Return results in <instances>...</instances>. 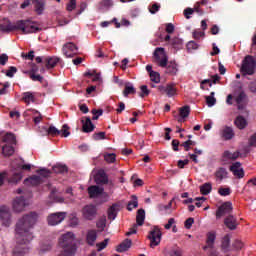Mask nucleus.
<instances>
[{"instance_id":"obj_1","label":"nucleus","mask_w":256,"mask_h":256,"mask_svg":"<svg viewBox=\"0 0 256 256\" xmlns=\"http://www.w3.org/2000/svg\"><path fill=\"white\" fill-rule=\"evenodd\" d=\"M39 219L37 212H30L21 217L16 224V239L18 246L14 249V256H24L29 251L27 246L33 239V229Z\"/></svg>"},{"instance_id":"obj_2","label":"nucleus","mask_w":256,"mask_h":256,"mask_svg":"<svg viewBox=\"0 0 256 256\" xmlns=\"http://www.w3.org/2000/svg\"><path fill=\"white\" fill-rule=\"evenodd\" d=\"M0 30L3 33L22 31V34H35L41 32L42 28L36 21L30 19L18 20L13 24L9 19L4 18L0 23Z\"/></svg>"},{"instance_id":"obj_3","label":"nucleus","mask_w":256,"mask_h":256,"mask_svg":"<svg viewBox=\"0 0 256 256\" xmlns=\"http://www.w3.org/2000/svg\"><path fill=\"white\" fill-rule=\"evenodd\" d=\"M58 245L61 249L58 256H75L77 253L76 238L73 232L61 235L60 239H58Z\"/></svg>"},{"instance_id":"obj_4","label":"nucleus","mask_w":256,"mask_h":256,"mask_svg":"<svg viewBox=\"0 0 256 256\" xmlns=\"http://www.w3.org/2000/svg\"><path fill=\"white\" fill-rule=\"evenodd\" d=\"M147 239L150 241L151 249L158 247L162 241V231L158 226H154L148 233Z\"/></svg>"},{"instance_id":"obj_5","label":"nucleus","mask_w":256,"mask_h":256,"mask_svg":"<svg viewBox=\"0 0 256 256\" xmlns=\"http://www.w3.org/2000/svg\"><path fill=\"white\" fill-rule=\"evenodd\" d=\"M256 69V60L253 56H246L242 62L241 72L244 75H253L255 74Z\"/></svg>"},{"instance_id":"obj_6","label":"nucleus","mask_w":256,"mask_h":256,"mask_svg":"<svg viewBox=\"0 0 256 256\" xmlns=\"http://www.w3.org/2000/svg\"><path fill=\"white\" fill-rule=\"evenodd\" d=\"M155 62L161 67L165 68L168 64V56L165 52V48H155L153 52Z\"/></svg>"},{"instance_id":"obj_7","label":"nucleus","mask_w":256,"mask_h":256,"mask_svg":"<svg viewBox=\"0 0 256 256\" xmlns=\"http://www.w3.org/2000/svg\"><path fill=\"white\" fill-rule=\"evenodd\" d=\"M97 215H98V208L96 205L89 204V205H85L82 208V217L85 220H88V221L94 220L96 219Z\"/></svg>"},{"instance_id":"obj_8","label":"nucleus","mask_w":256,"mask_h":256,"mask_svg":"<svg viewBox=\"0 0 256 256\" xmlns=\"http://www.w3.org/2000/svg\"><path fill=\"white\" fill-rule=\"evenodd\" d=\"M233 213V204L229 201L224 202L222 205L218 207L216 210V218L220 219L223 216H229Z\"/></svg>"},{"instance_id":"obj_9","label":"nucleus","mask_w":256,"mask_h":256,"mask_svg":"<svg viewBox=\"0 0 256 256\" xmlns=\"http://www.w3.org/2000/svg\"><path fill=\"white\" fill-rule=\"evenodd\" d=\"M62 53L67 58H73L78 53V47L76 44H73V42H66V44L62 46Z\"/></svg>"},{"instance_id":"obj_10","label":"nucleus","mask_w":256,"mask_h":256,"mask_svg":"<svg viewBox=\"0 0 256 256\" xmlns=\"http://www.w3.org/2000/svg\"><path fill=\"white\" fill-rule=\"evenodd\" d=\"M67 216L66 212L52 213L48 216V224L55 226L60 224Z\"/></svg>"},{"instance_id":"obj_11","label":"nucleus","mask_w":256,"mask_h":256,"mask_svg":"<svg viewBox=\"0 0 256 256\" xmlns=\"http://www.w3.org/2000/svg\"><path fill=\"white\" fill-rule=\"evenodd\" d=\"M239 157H241V153L239 151H236L234 153H232L229 150H226L223 152L222 156H221V161L224 164H227V162L229 161H235L237 160Z\"/></svg>"},{"instance_id":"obj_12","label":"nucleus","mask_w":256,"mask_h":256,"mask_svg":"<svg viewBox=\"0 0 256 256\" xmlns=\"http://www.w3.org/2000/svg\"><path fill=\"white\" fill-rule=\"evenodd\" d=\"M0 217L2 220L3 225L6 227L10 226L11 224V214L9 208L6 206H2L0 209Z\"/></svg>"},{"instance_id":"obj_13","label":"nucleus","mask_w":256,"mask_h":256,"mask_svg":"<svg viewBox=\"0 0 256 256\" xmlns=\"http://www.w3.org/2000/svg\"><path fill=\"white\" fill-rule=\"evenodd\" d=\"M217 239V234L214 231H210L206 235V246L203 247L204 251L207 249H214L215 241Z\"/></svg>"},{"instance_id":"obj_14","label":"nucleus","mask_w":256,"mask_h":256,"mask_svg":"<svg viewBox=\"0 0 256 256\" xmlns=\"http://www.w3.org/2000/svg\"><path fill=\"white\" fill-rule=\"evenodd\" d=\"M235 102L237 104L238 110H243L247 107V94L245 92H240L235 97Z\"/></svg>"},{"instance_id":"obj_15","label":"nucleus","mask_w":256,"mask_h":256,"mask_svg":"<svg viewBox=\"0 0 256 256\" xmlns=\"http://www.w3.org/2000/svg\"><path fill=\"white\" fill-rule=\"evenodd\" d=\"M94 181L98 185H105L108 184L109 178L104 170H99L94 176Z\"/></svg>"},{"instance_id":"obj_16","label":"nucleus","mask_w":256,"mask_h":256,"mask_svg":"<svg viewBox=\"0 0 256 256\" xmlns=\"http://www.w3.org/2000/svg\"><path fill=\"white\" fill-rule=\"evenodd\" d=\"M158 90L165 93L169 98H172L177 94V89L174 84H169L167 86H159Z\"/></svg>"},{"instance_id":"obj_17","label":"nucleus","mask_w":256,"mask_h":256,"mask_svg":"<svg viewBox=\"0 0 256 256\" xmlns=\"http://www.w3.org/2000/svg\"><path fill=\"white\" fill-rule=\"evenodd\" d=\"M28 205V203L26 202V199L24 196H21V197H17L15 200H14V203H13V208L16 212H21L24 210V208Z\"/></svg>"},{"instance_id":"obj_18","label":"nucleus","mask_w":256,"mask_h":256,"mask_svg":"<svg viewBox=\"0 0 256 256\" xmlns=\"http://www.w3.org/2000/svg\"><path fill=\"white\" fill-rule=\"evenodd\" d=\"M59 61L60 58H57V56H44V65L48 70L55 68Z\"/></svg>"},{"instance_id":"obj_19","label":"nucleus","mask_w":256,"mask_h":256,"mask_svg":"<svg viewBox=\"0 0 256 256\" xmlns=\"http://www.w3.org/2000/svg\"><path fill=\"white\" fill-rule=\"evenodd\" d=\"M178 64L177 62L171 60L170 62L167 61V64L164 68H166L165 72L168 74V75H172V76H175L178 74L179 72V68H178Z\"/></svg>"},{"instance_id":"obj_20","label":"nucleus","mask_w":256,"mask_h":256,"mask_svg":"<svg viewBox=\"0 0 256 256\" xmlns=\"http://www.w3.org/2000/svg\"><path fill=\"white\" fill-rule=\"evenodd\" d=\"M225 226L230 230L237 229V226L239 225V222L237 221V218L233 215H228L224 219Z\"/></svg>"},{"instance_id":"obj_21","label":"nucleus","mask_w":256,"mask_h":256,"mask_svg":"<svg viewBox=\"0 0 256 256\" xmlns=\"http://www.w3.org/2000/svg\"><path fill=\"white\" fill-rule=\"evenodd\" d=\"M220 136L223 140L228 141L235 137V131L233 128L226 126L221 132Z\"/></svg>"},{"instance_id":"obj_22","label":"nucleus","mask_w":256,"mask_h":256,"mask_svg":"<svg viewBox=\"0 0 256 256\" xmlns=\"http://www.w3.org/2000/svg\"><path fill=\"white\" fill-rule=\"evenodd\" d=\"M132 247V240L129 238H126L123 242H121L117 248V253H125V251H128Z\"/></svg>"},{"instance_id":"obj_23","label":"nucleus","mask_w":256,"mask_h":256,"mask_svg":"<svg viewBox=\"0 0 256 256\" xmlns=\"http://www.w3.org/2000/svg\"><path fill=\"white\" fill-rule=\"evenodd\" d=\"M87 191L90 198H96L99 195L103 194L104 188L93 185V186H89Z\"/></svg>"},{"instance_id":"obj_24","label":"nucleus","mask_w":256,"mask_h":256,"mask_svg":"<svg viewBox=\"0 0 256 256\" xmlns=\"http://www.w3.org/2000/svg\"><path fill=\"white\" fill-rule=\"evenodd\" d=\"M97 231L96 230H89L86 233V243L87 245H89L90 247H93V245H95L96 241H97Z\"/></svg>"},{"instance_id":"obj_25","label":"nucleus","mask_w":256,"mask_h":256,"mask_svg":"<svg viewBox=\"0 0 256 256\" xmlns=\"http://www.w3.org/2000/svg\"><path fill=\"white\" fill-rule=\"evenodd\" d=\"M136 93H137V90L132 83L127 82L124 84V90L122 94L125 98H128L129 95H135Z\"/></svg>"},{"instance_id":"obj_26","label":"nucleus","mask_w":256,"mask_h":256,"mask_svg":"<svg viewBox=\"0 0 256 256\" xmlns=\"http://www.w3.org/2000/svg\"><path fill=\"white\" fill-rule=\"evenodd\" d=\"M43 183V178L41 176L32 175L24 180V184H30L32 186H38Z\"/></svg>"},{"instance_id":"obj_27","label":"nucleus","mask_w":256,"mask_h":256,"mask_svg":"<svg viewBox=\"0 0 256 256\" xmlns=\"http://www.w3.org/2000/svg\"><path fill=\"white\" fill-rule=\"evenodd\" d=\"M81 122H82V130H83V132L90 133V132L94 131L95 125H93V123H92V121H91V119L89 117H86L85 121L82 120Z\"/></svg>"},{"instance_id":"obj_28","label":"nucleus","mask_w":256,"mask_h":256,"mask_svg":"<svg viewBox=\"0 0 256 256\" xmlns=\"http://www.w3.org/2000/svg\"><path fill=\"white\" fill-rule=\"evenodd\" d=\"M35 68H32V70H28L27 72H25L26 74H28V77H30V79L34 82H40V83H44V77L41 76V74H36Z\"/></svg>"},{"instance_id":"obj_29","label":"nucleus","mask_w":256,"mask_h":256,"mask_svg":"<svg viewBox=\"0 0 256 256\" xmlns=\"http://www.w3.org/2000/svg\"><path fill=\"white\" fill-rule=\"evenodd\" d=\"M32 5H34V11L36 14L42 15L45 10V2L44 0H32Z\"/></svg>"},{"instance_id":"obj_30","label":"nucleus","mask_w":256,"mask_h":256,"mask_svg":"<svg viewBox=\"0 0 256 256\" xmlns=\"http://www.w3.org/2000/svg\"><path fill=\"white\" fill-rule=\"evenodd\" d=\"M229 247H231V235L230 234H226L221 241V249L222 251H225L227 253V251H229Z\"/></svg>"},{"instance_id":"obj_31","label":"nucleus","mask_w":256,"mask_h":256,"mask_svg":"<svg viewBox=\"0 0 256 256\" xmlns=\"http://www.w3.org/2000/svg\"><path fill=\"white\" fill-rule=\"evenodd\" d=\"M229 173L227 172L226 168L223 167H219L216 171H215V177L218 181H223V179L227 178V175Z\"/></svg>"},{"instance_id":"obj_32","label":"nucleus","mask_w":256,"mask_h":256,"mask_svg":"<svg viewBox=\"0 0 256 256\" xmlns=\"http://www.w3.org/2000/svg\"><path fill=\"white\" fill-rule=\"evenodd\" d=\"M170 45L176 49V50H180L183 48L184 46V40L182 38H178V37H175V38H171L170 40Z\"/></svg>"},{"instance_id":"obj_33","label":"nucleus","mask_w":256,"mask_h":256,"mask_svg":"<svg viewBox=\"0 0 256 256\" xmlns=\"http://www.w3.org/2000/svg\"><path fill=\"white\" fill-rule=\"evenodd\" d=\"M29 112H32V114H34V117H32V120L34 121V124L37 125V124L41 123V121L43 120V116L39 111L29 109L24 114L29 115Z\"/></svg>"},{"instance_id":"obj_34","label":"nucleus","mask_w":256,"mask_h":256,"mask_svg":"<svg viewBox=\"0 0 256 256\" xmlns=\"http://www.w3.org/2000/svg\"><path fill=\"white\" fill-rule=\"evenodd\" d=\"M146 212L144 209L137 210L136 223L138 226H142L145 222Z\"/></svg>"},{"instance_id":"obj_35","label":"nucleus","mask_w":256,"mask_h":256,"mask_svg":"<svg viewBox=\"0 0 256 256\" xmlns=\"http://www.w3.org/2000/svg\"><path fill=\"white\" fill-rule=\"evenodd\" d=\"M190 113H191V107L190 106L186 105L184 107H181L179 109V116L181 117V119L178 120V121L183 122V119L189 117Z\"/></svg>"},{"instance_id":"obj_36","label":"nucleus","mask_w":256,"mask_h":256,"mask_svg":"<svg viewBox=\"0 0 256 256\" xmlns=\"http://www.w3.org/2000/svg\"><path fill=\"white\" fill-rule=\"evenodd\" d=\"M235 126L239 130H243L247 127V120L243 116H238L234 121Z\"/></svg>"},{"instance_id":"obj_37","label":"nucleus","mask_w":256,"mask_h":256,"mask_svg":"<svg viewBox=\"0 0 256 256\" xmlns=\"http://www.w3.org/2000/svg\"><path fill=\"white\" fill-rule=\"evenodd\" d=\"M119 207V204L114 203L108 208V218L109 219H115L117 217V208Z\"/></svg>"},{"instance_id":"obj_38","label":"nucleus","mask_w":256,"mask_h":256,"mask_svg":"<svg viewBox=\"0 0 256 256\" xmlns=\"http://www.w3.org/2000/svg\"><path fill=\"white\" fill-rule=\"evenodd\" d=\"M22 101L25 102L26 104H30L31 102H35V95L32 92H24L22 94Z\"/></svg>"},{"instance_id":"obj_39","label":"nucleus","mask_w":256,"mask_h":256,"mask_svg":"<svg viewBox=\"0 0 256 256\" xmlns=\"http://www.w3.org/2000/svg\"><path fill=\"white\" fill-rule=\"evenodd\" d=\"M213 190L212 183H204L202 186H200V193L202 195H209Z\"/></svg>"},{"instance_id":"obj_40","label":"nucleus","mask_w":256,"mask_h":256,"mask_svg":"<svg viewBox=\"0 0 256 256\" xmlns=\"http://www.w3.org/2000/svg\"><path fill=\"white\" fill-rule=\"evenodd\" d=\"M131 198L132 200L127 203V207H126L128 211H133L134 208H137L139 206L138 197L135 195H132Z\"/></svg>"},{"instance_id":"obj_41","label":"nucleus","mask_w":256,"mask_h":256,"mask_svg":"<svg viewBox=\"0 0 256 256\" xmlns=\"http://www.w3.org/2000/svg\"><path fill=\"white\" fill-rule=\"evenodd\" d=\"M3 142L8 143V144H12L15 145L16 144V136L13 133H7L4 137H3Z\"/></svg>"},{"instance_id":"obj_42","label":"nucleus","mask_w":256,"mask_h":256,"mask_svg":"<svg viewBox=\"0 0 256 256\" xmlns=\"http://www.w3.org/2000/svg\"><path fill=\"white\" fill-rule=\"evenodd\" d=\"M46 133L49 135V136H52V137H56V136H59L61 135V131L58 130L55 126L53 125H50V127H48V130H46Z\"/></svg>"},{"instance_id":"obj_43","label":"nucleus","mask_w":256,"mask_h":256,"mask_svg":"<svg viewBox=\"0 0 256 256\" xmlns=\"http://www.w3.org/2000/svg\"><path fill=\"white\" fill-rule=\"evenodd\" d=\"M15 152V149L14 147L10 146V145H5L3 148H2V153L4 156L6 157H9V156H12Z\"/></svg>"},{"instance_id":"obj_44","label":"nucleus","mask_w":256,"mask_h":256,"mask_svg":"<svg viewBox=\"0 0 256 256\" xmlns=\"http://www.w3.org/2000/svg\"><path fill=\"white\" fill-rule=\"evenodd\" d=\"M54 173L64 174L68 172V167L66 165H56L52 168Z\"/></svg>"},{"instance_id":"obj_45","label":"nucleus","mask_w":256,"mask_h":256,"mask_svg":"<svg viewBox=\"0 0 256 256\" xmlns=\"http://www.w3.org/2000/svg\"><path fill=\"white\" fill-rule=\"evenodd\" d=\"M113 6V1L112 0H101L99 2V9L104 10L108 9Z\"/></svg>"},{"instance_id":"obj_46","label":"nucleus","mask_w":256,"mask_h":256,"mask_svg":"<svg viewBox=\"0 0 256 256\" xmlns=\"http://www.w3.org/2000/svg\"><path fill=\"white\" fill-rule=\"evenodd\" d=\"M110 239L106 238L100 243H96L97 252L100 253V251H103V249H106L108 247Z\"/></svg>"},{"instance_id":"obj_47","label":"nucleus","mask_w":256,"mask_h":256,"mask_svg":"<svg viewBox=\"0 0 256 256\" xmlns=\"http://www.w3.org/2000/svg\"><path fill=\"white\" fill-rule=\"evenodd\" d=\"M215 96V92H212L210 94V96H207L205 99H206V103L209 107H212L214 105H216L217 103V99L214 97Z\"/></svg>"},{"instance_id":"obj_48","label":"nucleus","mask_w":256,"mask_h":256,"mask_svg":"<svg viewBox=\"0 0 256 256\" xmlns=\"http://www.w3.org/2000/svg\"><path fill=\"white\" fill-rule=\"evenodd\" d=\"M149 76H150V80H151L153 83H155V84L160 83V81H161V76H160L159 72H150Z\"/></svg>"},{"instance_id":"obj_49","label":"nucleus","mask_w":256,"mask_h":256,"mask_svg":"<svg viewBox=\"0 0 256 256\" xmlns=\"http://www.w3.org/2000/svg\"><path fill=\"white\" fill-rule=\"evenodd\" d=\"M96 227L98 229L104 230L106 227V216H102L101 218L98 219L96 222Z\"/></svg>"},{"instance_id":"obj_50","label":"nucleus","mask_w":256,"mask_h":256,"mask_svg":"<svg viewBox=\"0 0 256 256\" xmlns=\"http://www.w3.org/2000/svg\"><path fill=\"white\" fill-rule=\"evenodd\" d=\"M77 7V1L76 0H69V2L66 4V11L72 12Z\"/></svg>"},{"instance_id":"obj_51","label":"nucleus","mask_w":256,"mask_h":256,"mask_svg":"<svg viewBox=\"0 0 256 256\" xmlns=\"http://www.w3.org/2000/svg\"><path fill=\"white\" fill-rule=\"evenodd\" d=\"M36 173L40 174L42 178H48L51 175V171L46 168H40L36 170Z\"/></svg>"},{"instance_id":"obj_52","label":"nucleus","mask_w":256,"mask_h":256,"mask_svg":"<svg viewBox=\"0 0 256 256\" xmlns=\"http://www.w3.org/2000/svg\"><path fill=\"white\" fill-rule=\"evenodd\" d=\"M186 48L188 51H194L199 49V44L197 42H194V40H190L188 44H186Z\"/></svg>"},{"instance_id":"obj_53","label":"nucleus","mask_w":256,"mask_h":256,"mask_svg":"<svg viewBox=\"0 0 256 256\" xmlns=\"http://www.w3.org/2000/svg\"><path fill=\"white\" fill-rule=\"evenodd\" d=\"M22 178H23V173L22 172H17V173H14V175L10 179V182L18 183L19 181L22 180Z\"/></svg>"},{"instance_id":"obj_54","label":"nucleus","mask_w":256,"mask_h":256,"mask_svg":"<svg viewBox=\"0 0 256 256\" xmlns=\"http://www.w3.org/2000/svg\"><path fill=\"white\" fill-rule=\"evenodd\" d=\"M61 137L67 138L70 136L69 127L68 125L64 124L60 130Z\"/></svg>"},{"instance_id":"obj_55","label":"nucleus","mask_w":256,"mask_h":256,"mask_svg":"<svg viewBox=\"0 0 256 256\" xmlns=\"http://www.w3.org/2000/svg\"><path fill=\"white\" fill-rule=\"evenodd\" d=\"M91 113L93 115L92 120H98L99 117L103 115V110L102 109H99V110L92 109Z\"/></svg>"},{"instance_id":"obj_56","label":"nucleus","mask_w":256,"mask_h":256,"mask_svg":"<svg viewBox=\"0 0 256 256\" xmlns=\"http://www.w3.org/2000/svg\"><path fill=\"white\" fill-rule=\"evenodd\" d=\"M104 160L107 163H114L116 161V154L112 153V154H105L104 155Z\"/></svg>"},{"instance_id":"obj_57","label":"nucleus","mask_w":256,"mask_h":256,"mask_svg":"<svg viewBox=\"0 0 256 256\" xmlns=\"http://www.w3.org/2000/svg\"><path fill=\"white\" fill-rule=\"evenodd\" d=\"M140 90H141V93L139 94V96L141 98H145L150 95V90L148 89L147 86H141Z\"/></svg>"},{"instance_id":"obj_58","label":"nucleus","mask_w":256,"mask_h":256,"mask_svg":"<svg viewBox=\"0 0 256 256\" xmlns=\"http://www.w3.org/2000/svg\"><path fill=\"white\" fill-rule=\"evenodd\" d=\"M206 33L204 31L194 30L193 31V39L199 40L202 37H205Z\"/></svg>"},{"instance_id":"obj_59","label":"nucleus","mask_w":256,"mask_h":256,"mask_svg":"<svg viewBox=\"0 0 256 256\" xmlns=\"http://www.w3.org/2000/svg\"><path fill=\"white\" fill-rule=\"evenodd\" d=\"M218 193L221 195V196H229L231 195V188H219L218 190Z\"/></svg>"},{"instance_id":"obj_60","label":"nucleus","mask_w":256,"mask_h":256,"mask_svg":"<svg viewBox=\"0 0 256 256\" xmlns=\"http://www.w3.org/2000/svg\"><path fill=\"white\" fill-rule=\"evenodd\" d=\"M230 171L231 172H237V171H239V170H243L242 168H241V162H235L234 164H232L231 166H230Z\"/></svg>"},{"instance_id":"obj_61","label":"nucleus","mask_w":256,"mask_h":256,"mask_svg":"<svg viewBox=\"0 0 256 256\" xmlns=\"http://www.w3.org/2000/svg\"><path fill=\"white\" fill-rule=\"evenodd\" d=\"M105 138H106V133L105 132H98V133L93 134V139L95 141L104 140Z\"/></svg>"},{"instance_id":"obj_62","label":"nucleus","mask_w":256,"mask_h":256,"mask_svg":"<svg viewBox=\"0 0 256 256\" xmlns=\"http://www.w3.org/2000/svg\"><path fill=\"white\" fill-rule=\"evenodd\" d=\"M15 73H17V68L15 66H10L9 70L6 72V75L13 78Z\"/></svg>"},{"instance_id":"obj_63","label":"nucleus","mask_w":256,"mask_h":256,"mask_svg":"<svg viewBox=\"0 0 256 256\" xmlns=\"http://www.w3.org/2000/svg\"><path fill=\"white\" fill-rule=\"evenodd\" d=\"M169 256H182V249L177 248L170 250Z\"/></svg>"},{"instance_id":"obj_64","label":"nucleus","mask_w":256,"mask_h":256,"mask_svg":"<svg viewBox=\"0 0 256 256\" xmlns=\"http://www.w3.org/2000/svg\"><path fill=\"white\" fill-rule=\"evenodd\" d=\"M249 146L250 147H256V133L250 137Z\"/></svg>"}]
</instances>
